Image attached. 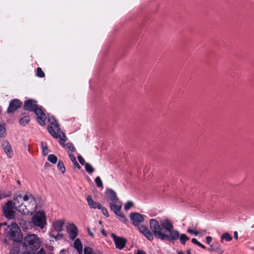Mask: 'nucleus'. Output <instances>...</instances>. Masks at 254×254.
I'll return each instance as SVG.
<instances>
[{"label":"nucleus","instance_id":"nucleus-1","mask_svg":"<svg viewBox=\"0 0 254 254\" xmlns=\"http://www.w3.org/2000/svg\"><path fill=\"white\" fill-rule=\"evenodd\" d=\"M160 225L162 232L164 230L169 233V234L165 233V237H162V241L166 240L172 242L179 239V232L174 229L173 224L170 220L167 218L162 219L160 221Z\"/></svg>","mask_w":254,"mask_h":254},{"label":"nucleus","instance_id":"nucleus-2","mask_svg":"<svg viewBox=\"0 0 254 254\" xmlns=\"http://www.w3.org/2000/svg\"><path fill=\"white\" fill-rule=\"evenodd\" d=\"M24 109L25 110L34 112L37 116L38 122L42 126L45 125L46 116L43 111L41 107H39L37 101L32 99L26 100L24 102Z\"/></svg>","mask_w":254,"mask_h":254},{"label":"nucleus","instance_id":"nucleus-3","mask_svg":"<svg viewBox=\"0 0 254 254\" xmlns=\"http://www.w3.org/2000/svg\"><path fill=\"white\" fill-rule=\"evenodd\" d=\"M48 122L50 123V124L54 126V127L57 129V132L54 130V127L52 126H48L47 127V130L49 133L54 138H60V143L63 145L64 146V142L66 141V137L65 134L62 132L61 128H60V126L58 124L57 120L55 119L54 117L53 116H49L48 118Z\"/></svg>","mask_w":254,"mask_h":254},{"label":"nucleus","instance_id":"nucleus-4","mask_svg":"<svg viewBox=\"0 0 254 254\" xmlns=\"http://www.w3.org/2000/svg\"><path fill=\"white\" fill-rule=\"evenodd\" d=\"M4 232L6 236L15 242H20L22 239V234L18 225L12 222L5 229Z\"/></svg>","mask_w":254,"mask_h":254},{"label":"nucleus","instance_id":"nucleus-5","mask_svg":"<svg viewBox=\"0 0 254 254\" xmlns=\"http://www.w3.org/2000/svg\"><path fill=\"white\" fill-rule=\"evenodd\" d=\"M24 245L29 246L33 251L39 249L40 247L39 238L35 234L28 235L24 238Z\"/></svg>","mask_w":254,"mask_h":254},{"label":"nucleus","instance_id":"nucleus-6","mask_svg":"<svg viewBox=\"0 0 254 254\" xmlns=\"http://www.w3.org/2000/svg\"><path fill=\"white\" fill-rule=\"evenodd\" d=\"M150 228L155 237L162 240V237H165V233L162 231L160 222L155 219H151L149 221Z\"/></svg>","mask_w":254,"mask_h":254},{"label":"nucleus","instance_id":"nucleus-7","mask_svg":"<svg viewBox=\"0 0 254 254\" xmlns=\"http://www.w3.org/2000/svg\"><path fill=\"white\" fill-rule=\"evenodd\" d=\"M122 207V203L119 200L110 203V208L111 210L120 218L122 222L126 223L127 221V219L125 215L121 211Z\"/></svg>","mask_w":254,"mask_h":254},{"label":"nucleus","instance_id":"nucleus-8","mask_svg":"<svg viewBox=\"0 0 254 254\" xmlns=\"http://www.w3.org/2000/svg\"><path fill=\"white\" fill-rule=\"evenodd\" d=\"M32 222L35 226L43 229L46 224V215L43 211H38L32 217Z\"/></svg>","mask_w":254,"mask_h":254},{"label":"nucleus","instance_id":"nucleus-9","mask_svg":"<svg viewBox=\"0 0 254 254\" xmlns=\"http://www.w3.org/2000/svg\"><path fill=\"white\" fill-rule=\"evenodd\" d=\"M22 196L20 194H16L14 197L13 204L15 205L16 210L22 213L25 214L28 211H27L26 206L22 204Z\"/></svg>","mask_w":254,"mask_h":254},{"label":"nucleus","instance_id":"nucleus-10","mask_svg":"<svg viewBox=\"0 0 254 254\" xmlns=\"http://www.w3.org/2000/svg\"><path fill=\"white\" fill-rule=\"evenodd\" d=\"M14 209H15V207L14 204H13V201L11 200L7 201L3 207V212L5 217L8 219L13 218L15 214Z\"/></svg>","mask_w":254,"mask_h":254},{"label":"nucleus","instance_id":"nucleus-11","mask_svg":"<svg viewBox=\"0 0 254 254\" xmlns=\"http://www.w3.org/2000/svg\"><path fill=\"white\" fill-rule=\"evenodd\" d=\"M115 243L116 248L119 250H122L126 245L127 240L126 239L117 236L115 234L112 233L111 235Z\"/></svg>","mask_w":254,"mask_h":254},{"label":"nucleus","instance_id":"nucleus-12","mask_svg":"<svg viewBox=\"0 0 254 254\" xmlns=\"http://www.w3.org/2000/svg\"><path fill=\"white\" fill-rule=\"evenodd\" d=\"M130 219L133 225L137 226L144 220V216L137 212L131 213L130 214Z\"/></svg>","mask_w":254,"mask_h":254},{"label":"nucleus","instance_id":"nucleus-13","mask_svg":"<svg viewBox=\"0 0 254 254\" xmlns=\"http://www.w3.org/2000/svg\"><path fill=\"white\" fill-rule=\"evenodd\" d=\"M22 103L18 99H14L12 100L9 104L7 112L8 113H12L20 108Z\"/></svg>","mask_w":254,"mask_h":254},{"label":"nucleus","instance_id":"nucleus-14","mask_svg":"<svg viewBox=\"0 0 254 254\" xmlns=\"http://www.w3.org/2000/svg\"><path fill=\"white\" fill-rule=\"evenodd\" d=\"M139 232L142 234L149 241H152L154 239L153 234L149 229L144 225L138 227Z\"/></svg>","mask_w":254,"mask_h":254},{"label":"nucleus","instance_id":"nucleus-15","mask_svg":"<svg viewBox=\"0 0 254 254\" xmlns=\"http://www.w3.org/2000/svg\"><path fill=\"white\" fill-rule=\"evenodd\" d=\"M70 239L74 240L77 236V228L73 223L69 224L67 228Z\"/></svg>","mask_w":254,"mask_h":254},{"label":"nucleus","instance_id":"nucleus-16","mask_svg":"<svg viewBox=\"0 0 254 254\" xmlns=\"http://www.w3.org/2000/svg\"><path fill=\"white\" fill-rule=\"evenodd\" d=\"M107 198L112 202H115L119 200L116 192L112 189H108L105 192Z\"/></svg>","mask_w":254,"mask_h":254},{"label":"nucleus","instance_id":"nucleus-17","mask_svg":"<svg viewBox=\"0 0 254 254\" xmlns=\"http://www.w3.org/2000/svg\"><path fill=\"white\" fill-rule=\"evenodd\" d=\"M21 199L22 200V201H24L25 202H27L29 203V204H31L32 206L35 205V199L30 192H26L25 195L22 197Z\"/></svg>","mask_w":254,"mask_h":254},{"label":"nucleus","instance_id":"nucleus-18","mask_svg":"<svg viewBox=\"0 0 254 254\" xmlns=\"http://www.w3.org/2000/svg\"><path fill=\"white\" fill-rule=\"evenodd\" d=\"M65 221L64 220H57L53 224V227L55 230L58 232L62 231L64 230V226Z\"/></svg>","mask_w":254,"mask_h":254},{"label":"nucleus","instance_id":"nucleus-19","mask_svg":"<svg viewBox=\"0 0 254 254\" xmlns=\"http://www.w3.org/2000/svg\"><path fill=\"white\" fill-rule=\"evenodd\" d=\"M87 201L89 207L90 208L93 209H99L101 208V204L100 203L95 202L90 195H88L87 197Z\"/></svg>","mask_w":254,"mask_h":254},{"label":"nucleus","instance_id":"nucleus-20","mask_svg":"<svg viewBox=\"0 0 254 254\" xmlns=\"http://www.w3.org/2000/svg\"><path fill=\"white\" fill-rule=\"evenodd\" d=\"M74 248L77 251L79 254H82L83 247L79 239H75L74 242Z\"/></svg>","mask_w":254,"mask_h":254},{"label":"nucleus","instance_id":"nucleus-21","mask_svg":"<svg viewBox=\"0 0 254 254\" xmlns=\"http://www.w3.org/2000/svg\"><path fill=\"white\" fill-rule=\"evenodd\" d=\"M3 149L7 156L8 157H11V155H12V150L10 145L7 143L5 146H4V144H3Z\"/></svg>","mask_w":254,"mask_h":254},{"label":"nucleus","instance_id":"nucleus-22","mask_svg":"<svg viewBox=\"0 0 254 254\" xmlns=\"http://www.w3.org/2000/svg\"><path fill=\"white\" fill-rule=\"evenodd\" d=\"M232 240V236L228 233H223L221 237V242L223 243L225 240L227 242H230Z\"/></svg>","mask_w":254,"mask_h":254},{"label":"nucleus","instance_id":"nucleus-23","mask_svg":"<svg viewBox=\"0 0 254 254\" xmlns=\"http://www.w3.org/2000/svg\"><path fill=\"white\" fill-rule=\"evenodd\" d=\"M30 121L29 116H26L21 118L19 120V124L22 126H25L28 124Z\"/></svg>","mask_w":254,"mask_h":254},{"label":"nucleus","instance_id":"nucleus-24","mask_svg":"<svg viewBox=\"0 0 254 254\" xmlns=\"http://www.w3.org/2000/svg\"><path fill=\"white\" fill-rule=\"evenodd\" d=\"M179 239H180L181 243L183 245H185L187 241L189 240V238L185 234H182L181 235L179 234Z\"/></svg>","mask_w":254,"mask_h":254},{"label":"nucleus","instance_id":"nucleus-25","mask_svg":"<svg viewBox=\"0 0 254 254\" xmlns=\"http://www.w3.org/2000/svg\"><path fill=\"white\" fill-rule=\"evenodd\" d=\"M85 169L86 172L90 174L93 173L94 171L93 167L90 164L88 163H86V164H85Z\"/></svg>","mask_w":254,"mask_h":254},{"label":"nucleus","instance_id":"nucleus-26","mask_svg":"<svg viewBox=\"0 0 254 254\" xmlns=\"http://www.w3.org/2000/svg\"><path fill=\"white\" fill-rule=\"evenodd\" d=\"M41 145L42 147V151L44 155H47L49 153L47 144L46 142H42Z\"/></svg>","mask_w":254,"mask_h":254},{"label":"nucleus","instance_id":"nucleus-27","mask_svg":"<svg viewBox=\"0 0 254 254\" xmlns=\"http://www.w3.org/2000/svg\"><path fill=\"white\" fill-rule=\"evenodd\" d=\"M48 160L53 164H56L57 162L58 158L54 154H50L48 156Z\"/></svg>","mask_w":254,"mask_h":254},{"label":"nucleus","instance_id":"nucleus-28","mask_svg":"<svg viewBox=\"0 0 254 254\" xmlns=\"http://www.w3.org/2000/svg\"><path fill=\"white\" fill-rule=\"evenodd\" d=\"M58 168L59 170L61 171V172L64 174L65 171V169L64 163L62 161H59L58 163Z\"/></svg>","mask_w":254,"mask_h":254},{"label":"nucleus","instance_id":"nucleus-29","mask_svg":"<svg viewBox=\"0 0 254 254\" xmlns=\"http://www.w3.org/2000/svg\"><path fill=\"white\" fill-rule=\"evenodd\" d=\"M64 147L65 146H66L67 147V148L69 149V150L71 152H74L75 151V148L72 143L68 142L66 144H65V142H64ZM62 146L63 147V145H62Z\"/></svg>","mask_w":254,"mask_h":254},{"label":"nucleus","instance_id":"nucleus-30","mask_svg":"<svg viewBox=\"0 0 254 254\" xmlns=\"http://www.w3.org/2000/svg\"><path fill=\"white\" fill-rule=\"evenodd\" d=\"M214 252L217 253L218 254H222L224 253V251L222 250L221 246L218 244L215 245V249Z\"/></svg>","mask_w":254,"mask_h":254},{"label":"nucleus","instance_id":"nucleus-31","mask_svg":"<svg viewBox=\"0 0 254 254\" xmlns=\"http://www.w3.org/2000/svg\"><path fill=\"white\" fill-rule=\"evenodd\" d=\"M95 183L97 186L99 188H103L102 181L100 177H97L95 180Z\"/></svg>","mask_w":254,"mask_h":254},{"label":"nucleus","instance_id":"nucleus-32","mask_svg":"<svg viewBox=\"0 0 254 254\" xmlns=\"http://www.w3.org/2000/svg\"><path fill=\"white\" fill-rule=\"evenodd\" d=\"M36 75L40 78L44 77L45 76V73L42 70L41 68L38 67L37 69Z\"/></svg>","mask_w":254,"mask_h":254},{"label":"nucleus","instance_id":"nucleus-33","mask_svg":"<svg viewBox=\"0 0 254 254\" xmlns=\"http://www.w3.org/2000/svg\"><path fill=\"white\" fill-rule=\"evenodd\" d=\"M133 205V203L131 201H128L125 205L124 208L126 210L129 209Z\"/></svg>","mask_w":254,"mask_h":254},{"label":"nucleus","instance_id":"nucleus-34","mask_svg":"<svg viewBox=\"0 0 254 254\" xmlns=\"http://www.w3.org/2000/svg\"><path fill=\"white\" fill-rule=\"evenodd\" d=\"M187 232L190 234H193L195 236H197L198 235H199L200 233L198 231H197L195 230H194V229H192L190 228H188Z\"/></svg>","mask_w":254,"mask_h":254},{"label":"nucleus","instance_id":"nucleus-35","mask_svg":"<svg viewBox=\"0 0 254 254\" xmlns=\"http://www.w3.org/2000/svg\"><path fill=\"white\" fill-rule=\"evenodd\" d=\"M99 209H101L102 213L106 217H108L109 216L108 211L107 209L101 205V208H99Z\"/></svg>","mask_w":254,"mask_h":254},{"label":"nucleus","instance_id":"nucleus-36","mask_svg":"<svg viewBox=\"0 0 254 254\" xmlns=\"http://www.w3.org/2000/svg\"><path fill=\"white\" fill-rule=\"evenodd\" d=\"M92 250L89 247H85L84 249V254H92Z\"/></svg>","mask_w":254,"mask_h":254},{"label":"nucleus","instance_id":"nucleus-37","mask_svg":"<svg viewBox=\"0 0 254 254\" xmlns=\"http://www.w3.org/2000/svg\"><path fill=\"white\" fill-rule=\"evenodd\" d=\"M50 236L51 237L54 238L55 239H57V240L62 239L63 237V234H60L59 233H58L57 236H54V235L50 233Z\"/></svg>","mask_w":254,"mask_h":254},{"label":"nucleus","instance_id":"nucleus-38","mask_svg":"<svg viewBox=\"0 0 254 254\" xmlns=\"http://www.w3.org/2000/svg\"><path fill=\"white\" fill-rule=\"evenodd\" d=\"M67 153H68L69 157L70 159L71 160V161H72V162H75V161H76V159L75 156H74L73 154L71 152H68Z\"/></svg>","mask_w":254,"mask_h":254},{"label":"nucleus","instance_id":"nucleus-39","mask_svg":"<svg viewBox=\"0 0 254 254\" xmlns=\"http://www.w3.org/2000/svg\"><path fill=\"white\" fill-rule=\"evenodd\" d=\"M77 157H78V161H79V163L82 165H85V164H86V163L85 162V160L82 157V156L81 155H78Z\"/></svg>","mask_w":254,"mask_h":254},{"label":"nucleus","instance_id":"nucleus-40","mask_svg":"<svg viewBox=\"0 0 254 254\" xmlns=\"http://www.w3.org/2000/svg\"><path fill=\"white\" fill-rule=\"evenodd\" d=\"M72 163L74 167L77 168L79 169L81 168L80 166L79 165L77 161H75V162H73Z\"/></svg>","mask_w":254,"mask_h":254},{"label":"nucleus","instance_id":"nucleus-41","mask_svg":"<svg viewBox=\"0 0 254 254\" xmlns=\"http://www.w3.org/2000/svg\"><path fill=\"white\" fill-rule=\"evenodd\" d=\"M212 240V237L210 236H207L206 237V241L208 244H209L211 242Z\"/></svg>","mask_w":254,"mask_h":254},{"label":"nucleus","instance_id":"nucleus-42","mask_svg":"<svg viewBox=\"0 0 254 254\" xmlns=\"http://www.w3.org/2000/svg\"><path fill=\"white\" fill-rule=\"evenodd\" d=\"M191 242L193 244L196 245L197 246H198V244L200 243L196 239H194V238L191 239Z\"/></svg>","mask_w":254,"mask_h":254},{"label":"nucleus","instance_id":"nucleus-43","mask_svg":"<svg viewBox=\"0 0 254 254\" xmlns=\"http://www.w3.org/2000/svg\"><path fill=\"white\" fill-rule=\"evenodd\" d=\"M87 231H88V234L92 237H93L94 236V234L91 231L90 229L89 228H87Z\"/></svg>","mask_w":254,"mask_h":254},{"label":"nucleus","instance_id":"nucleus-44","mask_svg":"<svg viewBox=\"0 0 254 254\" xmlns=\"http://www.w3.org/2000/svg\"><path fill=\"white\" fill-rule=\"evenodd\" d=\"M36 254H46V253L44 250L43 249H41Z\"/></svg>","mask_w":254,"mask_h":254},{"label":"nucleus","instance_id":"nucleus-45","mask_svg":"<svg viewBox=\"0 0 254 254\" xmlns=\"http://www.w3.org/2000/svg\"><path fill=\"white\" fill-rule=\"evenodd\" d=\"M214 249H215V245H211L210 246V248H209V250L210 251H213L214 252Z\"/></svg>","mask_w":254,"mask_h":254},{"label":"nucleus","instance_id":"nucleus-46","mask_svg":"<svg viewBox=\"0 0 254 254\" xmlns=\"http://www.w3.org/2000/svg\"><path fill=\"white\" fill-rule=\"evenodd\" d=\"M134 254H146L145 252L143 251L138 250L137 252Z\"/></svg>","mask_w":254,"mask_h":254},{"label":"nucleus","instance_id":"nucleus-47","mask_svg":"<svg viewBox=\"0 0 254 254\" xmlns=\"http://www.w3.org/2000/svg\"><path fill=\"white\" fill-rule=\"evenodd\" d=\"M234 237H235V238L236 240H237V239H238V233H237V231L234 232Z\"/></svg>","mask_w":254,"mask_h":254},{"label":"nucleus","instance_id":"nucleus-48","mask_svg":"<svg viewBox=\"0 0 254 254\" xmlns=\"http://www.w3.org/2000/svg\"><path fill=\"white\" fill-rule=\"evenodd\" d=\"M198 246L200 247V248H201L203 249H206V247L203 245L201 244L200 243H199V244H198Z\"/></svg>","mask_w":254,"mask_h":254},{"label":"nucleus","instance_id":"nucleus-49","mask_svg":"<svg viewBox=\"0 0 254 254\" xmlns=\"http://www.w3.org/2000/svg\"><path fill=\"white\" fill-rule=\"evenodd\" d=\"M177 254H185L184 252L181 251L177 250Z\"/></svg>","mask_w":254,"mask_h":254},{"label":"nucleus","instance_id":"nucleus-50","mask_svg":"<svg viewBox=\"0 0 254 254\" xmlns=\"http://www.w3.org/2000/svg\"><path fill=\"white\" fill-rule=\"evenodd\" d=\"M10 254H14L15 253V250L13 249L10 250Z\"/></svg>","mask_w":254,"mask_h":254},{"label":"nucleus","instance_id":"nucleus-51","mask_svg":"<svg viewBox=\"0 0 254 254\" xmlns=\"http://www.w3.org/2000/svg\"><path fill=\"white\" fill-rule=\"evenodd\" d=\"M190 252H191L190 249H188L187 251V254H191Z\"/></svg>","mask_w":254,"mask_h":254},{"label":"nucleus","instance_id":"nucleus-52","mask_svg":"<svg viewBox=\"0 0 254 254\" xmlns=\"http://www.w3.org/2000/svg\"><path fill=\"white\" fill-rule=\"evenodd\" d=\"M102 234L104 235H106L104 230L102 231Z\"/></svg>","mask_w":254,"mask_h":254},{"label":"nucleus","instance_id":"nucleus-53","mask_svg":"<svg viewBox=\"0 0 254 254\" xmlns=\"http://www.w3.org/2000/svg\"><path fill=\"white\" fill-rule=\"evenodd\" d=\"M17 183H18V184H19V185L20 184V181H17Z\"/></svg>","mask_w":254,"mask_h":254},{"label":"nucleus","instance_id":"nucleus-54","mask_svg":"<svg viewBox=\"0 0 254 254\" xmlns=\"http://www.w3.org/2000/svg\"><path fill=\"white\" fill-rule=\"evenodd\" d=\"M205 232H206V230H204V231H203V233H205Z\"/></svg>","mask_w":254,"mask_h":254}]
</instances>
